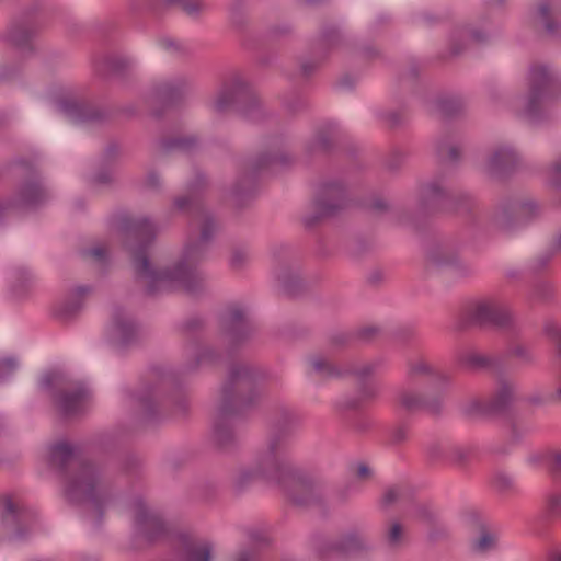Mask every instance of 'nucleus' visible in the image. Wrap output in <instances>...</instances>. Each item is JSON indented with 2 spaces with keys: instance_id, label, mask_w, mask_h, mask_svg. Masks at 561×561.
I'll return each mask as SVG.
<instances>
[{
  "instance_id": "nucleus-51",
  "label": "nucleus",
  "mask_w": 561,
  "mask_h": 561,
  "mask_svg": "<svg viewBox=\"0 0 561 561\" xmlns=\"http://www.w3.org/2000/svg\"><path fill=\"white\" fill-rule=\"evenodd\" d=\"M534 296L541 301H550L554 296V287L547 280H540L534 286Z\"/></svg>"
},
{
  "instance_id": "nucleus-21",
  "label": "nucleus",
  "mask_w": 561,
  "mask_h": 561,
  "mask_svg": "<svg viewBox=\"0 0 561 561\" xmlns=\"http://www.w3.org/2000/svg\"><path fill=\"white\" fill-rule=\"evenodd\" d=\"M190 82L185 78H176L169 81H162L154 84L152 94L154 101L162 107L154 110L152 115L156 118H161L167 108L179 105L185 94L188 92Z\"/></svg>"
},
{
  "instance_id": "nucleus-14",
  "label": "nucleus",
  "mask_w": 561,
  "mask_h": 561,
  "mask_svg": "<svg viewBox=\"0 0 561 561\" xmlns=\"http://www.w3.org/2000/svg\"><path fill=\"white\" fill-rule=\"evenodd\" d=\"M41 9L39 0L22 11L21 15L14 19L8 27L3 41L23 55L34 53L33 38L42 26L38 15Z\"/></svg>"
},
{
  "instance_id": "nucleus-41",
  "label": "nucleus",
  "mask_w": 561,
  "mask_h": 561,
  "mask_svg": "<svg viewBox=\"0 0 561 561\" xmlns=\"http://www.w3.org/2000/svg\"><path fill=\"white\" fill-rule=\"evenodd\" d=\"M473 454L472 448L470 447H459L454 446L448 448V460L447 463L457 466L459 468H465Z\"/></svg>"
},
{
  "instance_id": "nucleus-13",
  "label": "nucleus",
  "mask_w": 561,
  "mask_h": 561,
  "mask_svg": "<svg viewBox=\"0 0 561 561\" xmlns=\"http://www.w3.org/2000/svg\"><path fill=\"white\" fill-rule=\"evenodd\" d=\"M512 322L508 308L500 300L489 298L472 304L458 320L456 329L458 331L470 327L504 329L511 327Z\"/></svg>"
},
{
  "instance_id": "nucleus-8",
  "label": "nucleus",
  "mask_w": 561,
  "mask_h": 561,
  "mask_svg": "<svg viewBox=\"0 0 561 561\" xmlns=\"http://www.w3.org/2000/svg\"><path fill=\"white\" fill-rule=\"evenodd\" d=\"M528 94L524 114L531 123L546 118L545 106L556 100L561 87L557 77L545 65H534L528 73Z\"/></svg>"
},
{
  "instance_id": "nucleus-25",
  "label": "nucleus",
  "mask_w": 561,
  "mask_h": 561,
  "mask_svg": "<svg viewBox=\"0 0 561 561\" xmlns=\"http://www.w3.org/2000/svg\"><path fill=\"white\" fill-rule=\"evenodd\" d=\"M91 291L90 286H78L64 300L53 307V316L61 322L75 319L83 307L84 297Z\"/></svg>"
},
{
  "instance_id": "nucleus-31",
  "label": "nucleus",
  "mask_w": 561,
  "mask_h": 561,
  "mask_svg": "<svg viewBox=\"0 0 561 561\" xmlns=\"http://www.w3.org/2000/svg\"><path fill=\"white\" fill-rule=\"evenodd\" d=\"M159 148L165 154L172 152L192 154L198 150L199 139L195 135L165 137L159 140Z\"/></svg>"
},
{
  "instance_id": "nucleus-56",
  "label": "nucleus",
  "mask_w": 561,
  "mask_h": 561,
  "mask_svg": "<svg viewBox=\"0 0 561 561\" xmlns=\"http://www.w3.org/2000/svg\"><path fill=\"white\" fill-rule=\"evenodd\" d=\"M350 426L354 428L356 432L364 433L374 426V421L367 417L366 415L358 414L352 421H350Z\"/></svg>"
},
{
  "instance_id": "nucleus-4",
  "label": "nucleus",
  "mask_w": 561,
  "mask_h": 561,
  "mask_svg": "<svg viewBox=\"0 0 561 561\" xmlns=\"http://www.w3.org/2000/svg\"><path fill=\"white\" fill-rule=\"evenodd\" d=\"M46 463L65 481L66 500L73 505L91 503L101 523L111 494L100 484L98 468L89 460H79L76 448L67 440H58L49 446Z\"/></svg>"
},
{
  "instance_id": "nucleus-16",
  "label": "nucleus",
  "mask_w": 561,
  "mask_h": 561,
  "mask_svg": "<svg viewBox=\"0 0 561 561\" xmlns=\"http://www.w3.org/2000/svg\"><path fill=\"white\" fill-rule=\"evenodd\" d=\"M344 43L343 34L335 24L323 22L318 36L310 43L309 53L312 59L300 65L301 76L309 78L329 56Z\"/></svg>"
},
{
  "instance_id": "nucleus-2",
  "label": "nucleus",
  "mask_w": 561,
  "mask_h": 561,
  "mask_svg": "<svg viewBox=\"0 0 561 561\" xmlns=\"http://www.w3.org/2000/svg\"><path fill=\"white\" fill-rule=\"evenodd\" d=\"M297 417L286 411L274 427L267 449L256 461L254 471L244 470L236 480L234 488L242 492L256 478L278 485L296 506H323L321 494L308 476L296 469L286 457L289 434Z\"/></svg>"
},
{
  "instance_id": "nucleus-28",
  "label": "nucleus",
  "mask_w": 561,
  "mask_h": 561,
  "mask_svg": "<svg viewBox=\"0 0 561 561\" xmlns=\"http://www.w3.org/2000/svg\"><path fill=\"white\" fill-rule=\"evenodd\" d=\"M88 390L84 387H78L72 391L59 390L51 393L53 402L59 413L65 416L78 414L88 398Z\"/></svg>"
},
{
  "instance_id": "nucleus-61",
  "label": "nucleus",
  "mask_w": 561,
  "mask_h": 561,
  "mask_svg": "<svg viewBox=\"0 0 561 561\" xmlns=\"http://www.w3.org/2000/svg\"><path fill=\"white\" fill-rule=\"evenodd\" d=\"M416 515H417V518L423 522L424 524H426L427 526L428 525H434L437 519L436 515L434 512H432L428 507L426 506H420L417 507L416 510Z\"/></svg>"
},
{
  "instance_id": "nucleus-40",
  "label": "nucleus",
  "mask_w": 561,
  "mask_h": 561,
  "mask_svg": "<svg viewBox=\"0 0 561 561\" xmlns=\"http://www.w3.org/2000/svg\"><path fill=\"white\" fill-rule=\"evenodd\" d=\"M436 106L444 119L455 117L462 110L461 101L455 98H440L436 101Z\"/></svg>"
},
{
  "instance_id": "nucleus-50",
  "label": "nucleus",
  "mask_w": 561,
  "mask_h": 561,
  "mask_svg": "<svg viewBox=\"0 0 561 561\" xmlns=\"http://www.w3.org/2000/svg\"><path fill=\"white\" fill-rule=\"evenodd\" d=\"M427 458L431 462L447 463L448 448H443L438 443H432L426 449Z\"/></svg>"
},
{
  "instance_id": "nucleus-26",
  "label": "nucleus",
  "mask_w": 561,
  "mask_h": 561,
  "mask_svg": "<svg viewBox=\"0 0 561 561\" xmlns=\"http://www.w3.org/2000/svg\"><path fill=\"white\" fill-rule=\"evenodd\" d=\"M408 381L412 386L424 385L444 391L449 379L444 374L434 373L428 364L421 360L409 365Z\"/></svg>"
},
{
  "instance_id": "nucleus-42",
  "label": "nucleus",
  "mask_w": 561,
  "mask_h": 561,
  "mask_svg": "<svg viewBox=\"0 0 561 561\" xmlns=\"http://www.w3.org/2000/svg\"><path fill=\"white\" fill-rule=\"evenodd\" d=\"M20 508L10 496L3 500L2 524L19 529Z\"/></svg>"
},
{
  "instance_id": "nucleus-11",
  "label": "nucleus",
  "mask_w": 561,
  "mask_h": 561,
  "mask_svg": "<svg viewBox=\"0 0 561 561\" xmlns=\"http://www.w3.org/2000/svg\"><path fill=\"white\" fill-rule=\"evenodd\" d=\"M348 194L340 181L323 182L318 186L312 201V214L304 217L306 229H312L321 221L337 216L348 206Z\"/></svg>"
},
{
  "instance_id": "nucleus-38",
  "label": "nucleus",
  "mask_w": 561,
  "mask_h": 561,
  "mask_svg": "<svg viewBox=\"0 0 561 561\" xmlns=\"http://www.w3.org/2000/svg\"><path fill=\"white\" fill-rule=\"evenodd\" d=\"M540 461L550 477L556 479L561 476V451L547 450L540 455Z\"/></svg>"
},
{
  "instance_id": "nucleus-52",
  "label": "nucleus",
  "mask_w": 561,
  "mask_h": 561,
  "mask_svg": "<svg viewBox=\"0 0 561 561\" xmlns=\"http://www.w3.org/2000/svg\"><path fill=\"white\" fill-rule=\"evenodd\" d=\"M204 328V321L199 317H192L181 324L180 331L185 336H192Z\"/></svg>"
},
{
  "instance_id": "nucleus-34",
  "label": "nucleus",
  "mask_w": 561,
  "mask_h": 561,
  "mask_svg": "<svg viewBox=\"0 0 561 561\" xmlns=\"http://www.w3.org/2000/svg\"><path fill=\"white\" fill-rule=\"evenodd\" d=\"M35 288V279L32 273L24 267H16L12 273L10 290L14 298H27Z\"/></svg>"
},
{
  "instance_id": "nucleus-15",
  "label": "nucleus",
  "mask_w": 561,
  "mask_h": 561,
  "mask_svg": "<svg viewBox=\"0 0 561 561\" xmlns=\"http://www.w3.org/2000/svg\"><path fill=\"white\" fill-rule=\"evenodd\" d=\"M515 400V387L505 379H501L496 391L485 401L473 400L462 409L468 419L474 417H508L511 407Z\"/></svg>"
},
{
  "instance_id": "nucleus-9",
  "label": "nucleus",
  "mask_w": 561,
  "mask_h": 561,
  "mask_svg": "<svg viewBox=\"0 0 561 561\" xmlns=\"http://www.w3.org/2000/svg\"><path fill=\"white\" fill-rule=\"evenodd\" d=\"M154 374L157 376H161L160 385L158 387H148L137 398L139 404L144 410L145 420L150 423H156L160 421L161 415L158 410L159 405H161L163 409H167L168 407L172 405L174 414L186 416L188 413V401L179 389H176L174 392L165 397L159 396L160 388L165 389L175 385V374L169 373L167 375H163L162 369L160 368H154Z\"/></svg>"
},
{
  "instance_id": "nucleus-3",
  "label": "nucleus",
  "mask_w": 561,
  "mask_h": 561,
  "mask_svg": "<svg viewBox=\"0 0 561 561\" xmlns=\"http://www.w3.org/2000/svg\"><path fill=\"white\" fill-rule=\"evenodd\" d=\"M265 376L263 369L249 364L234 363L229 367L213 422V439L219 450L230 451L236 448L232 420L244 417L256 407L260 399L257 385Z\"/></svg>"
},
{
  "instance_id": "nucleus-53",
  "label": "nucleus",
  "mask_w": 561,
  "mask_h": 561,
  "mask_svg": "<svg viewBox=\"0 0 561 561\" xmlns=\"http://www.w3.org/2000/svg\"><path fill=\"white\" fill-rule=\"evenodd\" d=\"M428 527L431 529L428 531L427 537L431 542L435 543V542H440V541H445L448 539L449 533H448L447 528L443 524H440L438 520H436L434 525H428Z\"/></svg>"
},
{
  "instance_id": "nucleus-37",
  "label": "nucleus",
  "mask_w": 561,
  "mask_h": 561,
  "mask_svg": "<svg viewBox=\"0 0 561 561\" xmlns=\"http://www.w3.org/2000/svg\"><path fill=\"white\" fill-rule=\"evenodd\" d=\"M278 280L282 283L283 289L288 297H297L305 289L304 282L296 274L285 272L278 275Z\"/></svg>"
},
{
  "instance_id": "nucleus-64",
  "label": "nucleus",
  "mask_w": 561,
  "mask_h": 561,
  "mask_svg": "<svg viewBox=\"0 0 561 561\" xmlns=\"http://www.w3.org/2000/svg\"><path fill=\"white\" fill-rule=\"evenodd\" d=\"M288 112L295 114L307 107V101L301 96H295L294 101L286 100L284 102Z\"/></svg>"
},
{
  "instance_id": "nucleus-17",
  "label": "nucleus",
  "mask_w": 561,
  "mask_h": 561,
  "mask_svg": "<svg viewBox=\"0 0 561 561\" xmlns=\"http://www.w3.org/2000/svg\"><path fill=\"white\" fill-rule=\"evenodd\" d=\"M538 205L533 201H503L490 218V227L499 232H510L538 214Z\"/></svg>"
},
{
  "instance_id": "nucleus-30",
  "label": "nucleus",
  "mask_w": 561,
  "mask_h": 561,
  "mask_svg": "<svg viewBox=\"0 0 561 561\" xmlns=\"http://www.w3.org/2000/svg\"><path fill=\"white\" fill-rule=\"evenodd\" d=\"M427 261L435 267H454L460 275L470 273V267L461 263L457 253L447 251L442 245H434L427 252Z\"/></svg>"
},
{
  "instance_id": "nucleus-55",
  "label": "nucleus",
  "mask_w": 561,
  "mask_h": 561,
  "mask_svg": "<svg viewBox=\"0 0 561 561\" xmlns=\"http://www.w3.org/2000/svg\"><path fill=\"white\" fill-rule=\"evenodd\" d=\"M545 333L546 335L556 343L558 348V354L561 357V329L554 321H547L545 323Z\"/></svg>"
},
{
  "instance_id": "nucleus-45",
  "label": "nucleus",
  "mask_w": 561,
  "mask_h": 561,
  "mask_svg": "<svg viewBox=\"0 0 561 561\" xmlns=\"http://www.w3.org/2000/svg\"><path fill=\"white\" fill-rule=\"evenodd\" d=\"M329 344L335 348H342L355 343L354 331H336L330 334Z\"/></svg>"
},
{
  "instance_id": "nucleus-23",
  "label": "nucleus",
  "mask_w": 561,
  "mask_h": 561,
  "mask_svg": "<svg viewBox=\"0 0 561 561\" xmlns=\"http://www.w3.org/2000/svg\"><path fill=\"white\" fill-rule=\"evenodd\" d=\"M60 111L76 123H102L107 118V112L88 101L61 99L58 101Z\"/></svg>"
},
{
  "instance_id": "nucleus-20",
  "label": "nucleus",
  "mask_w": 561,
  "mask_h": 561,
  "mask_svg": "<svg viewBox=\"0 0 561 561\" xmlns=\"http://www.w3.org/2000/svg\"><path fill=\"white\" fill-rule=\"evenodd\" d=\"M366 550H368V545L357 529L341 535L335 541L323 539L317 545V553L321 559H327L332 553L348 557Z\"/></svg>"
},
{
  "instance_id": "nucleus-27",
  "label": "nucleus",
  "mask_w": 561,
  "mask_h": 561,
  "mask_svg": "<svg viewBox=\"0 0 561 561\" xmlns=\"http://www.w3.org/2000/svg\"><path fill=\"white\" fill-rule=\"evenodd\" d=\"M181 548V561H211L213 545L209 541H197L186 533L174 534Z\"/></svg>"
},
{
  "instance_id": "nucleus-44",
  "label": "nucleus",
  "mask_w": 561,
  "mask_h": 561,
  "mask_svg": "<svg viewBox=\"0 0 561 561\" xmlns=\"http://www.w3.org/2000/svg\"><path fill=\"white\" fill-rule=\"evenodd\" d=\"M461 364L470 368H486L494 365L495 359L480 354H465L460 357Z\"/></svg>"
},
{
  "instance_id": "nucleus-54",
  "label": "nucleus",
  "mask_w": 561,
  "mask_h": 561,
  "mask_svg": "<svg viewBox=\"0 0 561 561\" xmlns=\"http://www.w3.org/2000/svg\"><path fill=\"white\" fill-rule=\"evenodd\" d=\"M220 359V354L213 348H205L201 351L195 358L193 369L202 364H216Z\"/></svg>"
},
{
  "instance_id": "nucleus-39",
  "label": "nucleus",
  "mask_w": 561,
  "mask_h": 561,
  "mask_svg": "<svg viewBox=\"0 0 561 561\" xmlns=\"http://www.w3.org/2000/svg\"><path fill=\"white\" fill-rule=\"evenodd\" d=\"M543 514L546 519H556L561 517V492L550 491L545 496Z\"/></svg>"
},
{
  "instance_id": "nucleus-35",
  "label": "nucleus",
  "mask_w": 561,
  "mask_h": 561,
  "mask_svg": "<svg viewBox=\"0 0 561 561\" xmlns=\"http://www.w3.org/2000/svg\"><path fill=\"white\" fill-rule=\"evenodd\" d=\"M333 138L334 127L331 124L323 126L317 131L313 140L308 145V154H313L316 152H331L333 149Z\"/></svg>"
},
{
  "instance_id": "nucleus-63",
  "label": "nucleus",
  "mask_w": 561,
  "mask_h": 561,
  "mask_svg": "<svg viewBox=\"0 0 561 561\" xmlns=\"http://www.w3.org/2000/svg\"><path fill=\"white\" fill-rule=\"evenodd\" d=\"M554 250H549L547 251L546 253L541 254L538 259H537V262L536 264L531 267V271L534 273H539L541 272L543 268H546V266L550 263V261L552 260V257L554 256Z\"/></svg>"
},
{
  "instance_id": "nucleus-43",
  "label": "nucleus",
  "mask_w": 561,
  "mask_h": 561,
  "mask_svg": "<svg viewBox=\"0 0 561 561\" xmlns=\"http://www.w3.org/2000/svg\"><path fill=\"white\" fill-rule=\"evenodd\" d=\"M538 15L540 16L545 30L549 35H556L558 30L561 28V24H558L551 14L548 1H542L538 5Z\"/></svg>"
},
{
  "instance_id": "nucleus-29",
  "label": "nucleus",
  "mask_w": 561,
  "mask_h": 561,
  "mask_svg": "<svg viewBox=\"0 0 561 561\" xmlns=\"http://www.w3.org/2000/svg\"><path fill=\"white\" fill-rule=\"evenodd\" d=\"M519 158L512 148L499 147L489 160V173L494 178L504 179L516 170Z\"/></svg>"
},
{
  "instance_id": "nucleus-36",
  "label": "nucleus",
  "mask_w": 561,
  "mask_h": 561,
  "mask_svg": "<svg viewBox=\"0 0 561 561\" xmlns=\"http://www.w3.org/2000/svg\"><path fill=\"white\" fill-rule=\"evenodd\" d=\"M249 539L254 545V548L242 550L239 553L238 561H253L257 556L256 548L267 547L271 543L268 535L260 530L249 531Z\"/></svg>"
},
{
  "instance_id": "nucleus-60",
  "label": "nucleus",
  "mask_w": 561,
  "mask_h": 561,
  "mask_svg": "<svg viewBox=\"0 0 561 561\" xmlns=\"http://www.w3.org/2000/svg\"><path fill=\"white\" fill-rule=\"evenodd\" d=\"M511 354L518 357L524 364L530 365L534 363V355L527 347L517 345L511 350Z\"/></svg>"
},
{
  "instance_id": "nucleus-5",
  "label": "nucleus",
  "mask_w": 561,
  "mask_h": 561,
  "mask_svg": "<svg viewBox=\"0 0 561 561\" xmlns=\"http://www.w3.org/2000/svg\"><path fill=\"white\" fill-rule=\"evenodd\" d=\"M282 137H273L266 144V150L256 158L243 161L242 169L232 187V197L236 207H244L257 190L259 176L264 172H274L276 169L293 164V156L284 149Z\"/></svg>"
},
{
  "instance_id": "nucleus-10",
  "label": "nucleus",
  "mask_w": 561,
  "mask_h": 561,
  "mask_svg": "<svg viewBox=\"0 0 561 561\" xmlns=\"http://www.w3.org/2000/svg\"><path fill=\"white\" fill-rule=\"evenodd\" d=\"M476 205L468 194H451L444 190L437 180L422 185L420 190L419 210L422 215L438 213L469 214Z\"/></svg>"
},
{
  "instance_id": "nucleus-7",
  "label": "nucleus",
  "mask_w": 561,
  "mask_h": 561,
  "mask_svg": "<svg viewBox=\"0 0 561 561\" xmlns=\"http://www.w3.org/2000/svg\"><path fill=\"white\" fill-rule=\"evenodd\" d=\"M213 107L219 114L233 110L250 122H259L264 117V111L256 92L239 77H234L222 84Z\"/></svg>"
},
{
  "instance_id": "nucleus-24",
  "label": "nucleus",
  "mask_w": 561,
  "mask_h": 561,
  "mask_svg": "<svg viewBox=\"0 0 561 561\" xmlns=\"http://www.w3.org/2000/svg\"><path fill=\"white\" fill-rule=\"evenodd\" d=\"M171 7H179L191 16L198 15L202 10V5L197 0H145L144 3L133 0L129 4V11L136 15L141 14L144 11L161 14Z\"/></svg>"
},
{
  "instance_id": "nucleus-32",
  "label": "nucleus",
  "mask_w": 561,
  "mask_h": 561,
  "mask_svg": "<svg viewBox=\"0 0 561 561\" xmlns=\"http://www.w3.org/2000/svg\"><path fill=\"white\" fill-rule=\"evenodd\" d=\"M113 324L119 335V344L123 347L130 345L137 337V324L128 318L122 307H116L113 312Z\"/></svg>"
},
{
  "instance_id": "nucleus-19",
  "label": "nucleus",
  "mask_w": 561,
  "mask_h": 561,
  "mask_svg": "<svg viewBox=\"0 0 561 561\" xmlns=\"http://www.w3.org/2000/svg\"><path fill=\"white\" fill-rule=\"evenodd\" d=\"M220 324L228 339L230 353L242 345L253 332L252 324L247 319L243 309L237 305L228 307L227 316L221 319Z\"/></svg>"
},
{
  "instance_id": "nucleus-47",
  "label": "nucleus",
  "mask_w": 561,
  "mask_h": 561,
  "mask_svg": "<svg viewBox=\"0 0 561 561\" xmlns=\"http://www.w3.org/2000/svg\"><path fill=\"white\" fill-rule=\"evenodd\" d=\"M493 488L501 494L506 495L514 491V483L512 478L504 473L497 472L492 479Z\"/></svg>"
},
{
  "instance_id": "nucleus-33",
  "label": "nucleus",
  "mask_w": 561,
  "mask_h": 561,
  "mask_svg": "<svg viewBox=\"0 0 561 561\" xmlns=\"http://www.w3.org/2000/svg\"><path fill=\"white\" fill-rule=\"evenodd\" d=\"M128 67V59L113 54L104 55L94 61L95 72L102 78L123 76Z\"/></svg>"
},
{
  "instance_id": "nucleus-62",
  "label": "nucleus",
  "mask_w": 561,
  "mask_h": 561,
  "mask_svg": "<svg viewBox=\"0 0 561 561\" xmlns=\"http://www.w3.org/2000/svg\"><path fill=\"white\" fill-rule=\"evenodd\" d=\"M404 161V154L399 151H393L386 161V168L391 171H398Z\"/></svg>"
},
{
  "instance_id": "nucleus-48",
  "label": "nucleus",
  "mask_w": 561,
  "mask_h": 561,
  "mask_svg": "<svg viewBox=\"0 0 561 561\" xmlns=\"http://www.w3.org/2000/svg\"><path fill=\"white\" fill-rule=\"evenodd\" d=\"M380 332L381 330L377 325H366L359 328L354 331L355 343H370L379 336Z\"/></svg>"
},
{
  "instance_id": "nucleus-22",
  "label": "nucleus",
  "mask_w": 561,
  "mask_h": 561,
  "mask_svg": "<svg viewBox=\"0 0 561 561\" xmlns=\"http://www.w3.org/2000/svg\"><path fill=\"white\" fill-rule=\"evenodd\" d=\"M443 392L437 390L433 397L423 393H416L412 390L403 389L398 394V400L402 409L408 413L424 411L433 416H439L443 411Z\"/></svg>"
},
{
  "instance_id": "nucleus-49",
  "label": "nucleus",
  "mask_w": 561,
  "mask_h": 561,
  "mask_svg": "<svg viewBox=\"0 0 561 561\" xmlns=\"http://www.w3.org/2000/svg\"><path fill=\"white\" fill-rule=\"evenodd\" d=\"M495 546V537L484 526H482L481 536L474 542L473 548L479 552H486L494 549Z\"/></svg>"
},
{
  "instance_id": "nucleus-1",
  "label": "nucleus",
  "mask_w": 561,
  "mask_h": 561,
  "mask_svg": "<svg viewBox=\"0 0 561 561\" xmlns=\"http://www.w3.org/2000/svg\"><path fill=\"white\" fill-rule=\"evenodd\" d=\"M207 186L204 173L197 172L187 186V194L176 197L174 206L181 211L204 218L199 240L188 242L183 250L180 261L173 267L157 270L148 255L150 245L157 237L156 225L147 217L136 218L127 213H117L110 219L112 228L116 229L128 242L134 243L131 250L136 280L148 279L146 295L154 296L167 290L172 282H178L190 295H196L204 288V276L197 264L204 259L208 243L211 241L216 225L213 215L206 213L202 194Z\"/></svg>"
},
{
  "instance_id": "nucleus-58",
  "label": "nucleus",
  "mask_w": 561,
  "mask_h": 561,
  "mask_svg": "<svg viewBox=\"0 0 561 561\" xmlns=\"http://www.w3.org/2000/svg\"><path fill=\"white\" fill-rule=\"evenodd\" d=\"M378 117L383 121L389 128H396L403 124V117L399 112H381Z\"/></svg>"
},
{
  "instance_id": "nucleus-18",
  "label": "nucleus",
  "mask_w": 561,
  "mask_h": 561,
  "mask_svg": "<svg viewBox=\"0 0 561 561\" xmlns=\"http://www.w3.org/2000/svg\"><path fill=\"white\" fill-rule=\"evenodd\" d=\"M135 524L144 539L152 545L173 536V528L163 516L150 510L142 499L135 501Z\"/></svg>"
},
{
  "instance_id": "nucleus-6",
  "label": "nucleus",
  "mask_w": 561,
  "mask_h": 561,
  "mask_svg": "<svg viewBox=\"0 0 561 561\" xmlns=\"http://www.w3.org/2000/svg\"><path fill=\"white\" fill-rule=\"evenodd\" d=\"M311 366L321 378L355 377L358 396L347 397L340 401L337 403V409L341 412L358 411L363 408L365 402L373 401L378 397V387L373 380H370V376L377 369V363H368L362 367H355L353 364L339 367L322 356H314L311 358Z\"/></svg>"
},
{
  "instance_id": "nucleus-12",
  "label": "nucleus",
  "mask_w": 561,
  "mask_h": 561,
  "mask_svg": "<svg viewBox=\"0 0 561 561\" xmlns=\"http://www.w3.org/2000/svg\"><path fill=\"white\" fill-rule=\"evenodd\" d=\"M13 167H21L30 174L27 179L18 185L15 193L12 196L14 205L19 207L20 211L35 210L44 206L49 199V193L32 162L24 158H18L10 161L0 169V179Z\"/></svg>"
},
{
  "instance_id": "nucleus-46",
  "label": "nucleus",
  "mask_w": 561,
  "mask_h": 561,
  "mask_svg": "<svg viewBox=\"0 0 561 561\" xmlns=\"http://www.w3.org/2000/svg\"><path fill=\"white\" fill-rule=\"evenodd\" d=\"M404 539V529L399 522L391 523L387 534L386 541L391 548H399Z\"/></svg>"
},
{
  "instance_id": "nucleus-59",
  "label": "nucleus",
  "mask_w": 561,
  "mask_h": 561,
  "mask_svg": "<svg viewBox=\"0 0 561 561\" xmlns=\"http://www.w3.org/2000/svg\"><path fill=\"white\" fill-rule=\"evenodd\" d=\"M16 362L13 358L0 359V381L8 379L15 370Z\"/></svg>"
},
{
  "instance_id": "nucleus-57",
  "label": "nucleus",
  "mask_w": 561,
  "mask_h": 561,
  "mask_svg": "<svg viewBox=\"0 0 561 561\" xmlns=\"http://www.w3.org/2000/svg\"><path fill=\"white\" fill-rule=\"evenodd\" d=\"M14 211H20V209L14 205L12 196L8 198H0V226L4 225L7 215Z\"/></svg>"
}]
</instances>
